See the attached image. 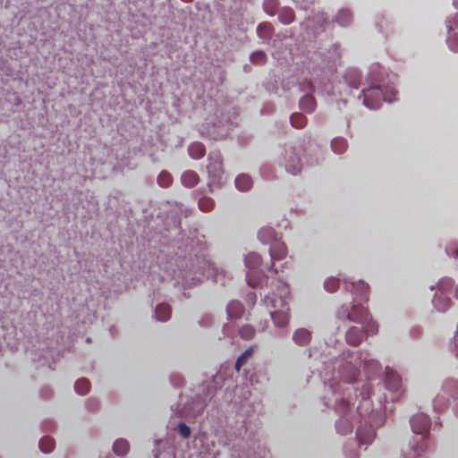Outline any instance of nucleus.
I'll use <instances>...</instances> for the list:
<instances>
[{"instance_id":"c9c22d12","label":"nucleus","mask_w":458,"mask_h":458,"mask_svg":"<svg viewBox=\"0 0 458 458\" xmlns=\"http://www.w3.org/2000/svg\"><path fill=\"white\" fill-rule=\"evenodd\" d=\"M173 177L172 175L166 172L162 171L158 177H157V182L161 187L166 188L169 187L172 184Z\"/></svg>"},{"instance_id":"5701e85b","label":"nucleus","mask_w":458,"mask_h":458,"mask_svg":"<svg viewBox=\"0 0 458 458\" xmlns=\"http://www.w3.org/2000/svg\"><path fill=\"white\" fill-rule=\"evenodd\" d=\"M262 8L268 15L274 16L280 10V2L279 0H264Z\"/></svg>"},{"instance_id":"4468645a","label":"nucleus","mask_w":458,"mask_h":458,"mask_svg":"<svg viewBox=\"0 0 458 458\" xmlns=\"http://www.w3.org/2000/svg\"><path fill=\"white\" fill-rule=\"evenodd\" d=\"M274 33V27L270 22L263 21L257 27V35L264 41L269 40Z\"/></svg>"},{"instance_id":"8fccbe9b","label":"nucleus","mask_w":458,"mask_h":458,"mask_svg":"<svg viewBox=\"0 0 458 458\" xmlns=\"http://www.w3.org/2000/svg\"><path fill=\"white\" fill-rule=\"evenodd\" d=\"M253 347H250L247 349L244 352H242L241 355L242 357H244V359L247 360L253 353Z\"/></svg>"},{"instance_id":"423d86ee","label":"nucleus","mask_w":458,"mask_h":458,"mask_svg":"<svg viewBox=\"0 0 458 458\" xmlns=\"http://www.w3.org/2000/svg\"><path fill=\"white\" fill-rule=\"evenodd\" d=\"M285 169L287 172L297 174L301 169V160L299 151L294 147H290L285 150Z\"/></svg>"},{"instance_id":"f3484780","label":"nucleus","mask_w":458,"mask_h":458,"mask_svg":"<svg viewBox=\"0 0 458 458\" xmlns=\"http://www.w3.org/2000/svg\"><path fill=\"white\" fill-rule=\"evenodd\" d=\"M244 262H245L246 267L250 271H258L260 269L259 267L261 266V258H260L259 254H258L256 252L249 253L245 257Z\"/></svg>"},{"instance_id":"20e7f679","label":"nucleus","mask_w":458,"mask_h":458,"mask_svg":"<svg viewBox=\"0 0 458 458\" xmlns=\"http://www.w3.org/2000/svg\"><path fill=\"white\" fill-rule=\"evenodd\" d=\"M209 164L208 165V172L209 174L208 187L213 192V185L220 186L224 182V171L222 168V157L218 152H212L208 156Z\"/></svg>"},{"instance_id":"13d9d810","label":"nucleus","mask_w":458,"mask_h":458,"mask_svg":"<svg viewBox=\"0 0 458 458\" xmlns=\"http://www.w3.org/2000/svg\"><path fill=\"white\" fill-rule=\"evenodd\" d=\"M453 256H454V258H458V249H456L455 250H454Z\"/></svg>"},{"instance_id":"9d476101","label":"nucleus","mask_w":458,"mask_h":458,"mask_svg":"<svg viewBox=\"0 0 458 458\" xmlns=\"http://www.w3.org/2000/svg\"><path fill=\"white\" fill-rule=\"evenodd\" d=\"M364 338V334L361 327H352L346 332V341L348 344L357 346L359 345Z\"/></svg>"},{"instance_id":"7c9ffc66","label":"nucleus","mask_w":458,"mask_h":458,"mask_svg":"<svg viewBox=\"0 0 458 458\" xmlns=\"http://www.w3.org/2000/svg\"><path fill=\"white\" fill-rule=\"evenodd\" d=\"M290 122L293 127L301 129L306 125L307 118L301 113H293L290 117Z\"/></svg>"},{"instance_id":"c85d7f7f","label":"nucleus","mask_w":458,"mask_h":458,"mask_svg":"<svg viewBox=\"0 0 458 458\" xmlns=\"http://www.w3.org/2000/svg\"><path fill=\"white\" fill-rule=\"evenodd\" d=\"M310 333L304 328H301L295 331L293 335V340L300 345H305L310 342Z\"/></svg>"},{"instance_id":"680f3d73","label":"nucleus","mask_w":458,"mask_h":458,"mask_svg":"<svg viewBox=\"0 0 458 458\" xmlns=\"http://www.w3.org/2000/svg\"><path fill=\"white\" fill-rule=\"evenodd\" d=\"M372 78H373V80H375V81H377V80H378V79H377V78L373 73H372Z\"/></svg>"},{"instance_id":"49530a36","label":"nucleus","mask_w":458,"mask_h":458,"mask_svg":"<svg viewBox=\"0 0 458 458\" xmlns=\"http://www.w3.org/2000/svg\"><path fill=\"white\" fill-rule=\"evenodd\" d=\"M246 361L247 360L244 359V357H242V355H240L235 361V369L239 371Z\"/></svg>"},{"instance_id":"f03ea898","label":"nucleus","mask_w":458,"mask_h":458,"mask_svg":"<svg viewBox=\"0 0 458 458\" xmlns=\"http://www.w3.org/2000/svg\"><path fill=\"white\" fill-rule=\"evenodd\" d=\"M450 404H453L454 414L458 418V380L452 377L443 381L432 402L434 410L437 411L445 410Z\"/></svg>"},{"instance_id":"4c0bfd02","label":"nucleus","mask_w":458,"mask_h":458,"mask_svg":"<svg viewBox=\"0 0 458 458\" xmlns=\"http://www.w3.org/2000/svg\"><path fill=\"white\" fill-rule=\"evenodd\" d=\"M335 427L337 431L340 432L341 434L352 432V425L346 420L340 419L339 420H337Z\"/></svg>"},{"instance_id":"b1692460","label":"nucleus","mask_w":458,"mask_h":458,"mask_svg":"<svg viewBox=\"0 0 458 458\" xmlns=\"http://www.w3.org/2000/svg\"><path fill=\"white\" fill-rule=\"evenodd\" d=\"M335 21L343 27H347L352 23V15L351 12L347 9H343L339 11L337 15L335 16Z\"/></svg>"},{"instance_id":"f8f14e48","label":"nucleus","mask_w":458,"mask_h":458,"mask_svg":"<svg viewBox=\"0 0 458 458\" xmlns=\"http://www.w3.org/2000/svg\"><path fill=\"white\" fill-rule=\"evenodd\" d=\"M258 238L261 242H263L265 244H268L274 241H276L277 233L274 230V228H272L270 226H265V227H262L259 231Z\"/></svg>"},{"instance_id":"1a4fd4ad","label":"nucleus","mask_w":458,"mask_h":458,"mask_svg":"<svg viewBox=\"0 0 458 458\" xmlns=\"http://www.w3.org/2000/svg\"><path fill=\"white\" fill-rule=\"evenodd\" d=\"M342 379L346 383H353L360 374L359 368L355 365L344 366L340 369Z\"/></svg>"},{"instance_id":"a18cd8bd","label":"nucleus","mask_w":458,"mask_h":458,"mask_svg":"<svg viewBox=\"0 0 458 458\" xmlns=\"http://www.w3.org/2000/svg\"><path fill=\"white\" fill-rule=\"evenodd\" d=\"M275 324H278L280 326H284L287 323V317H271Z\"/></svg>"},{"instance_id":"a19ab883","label":"nucleus","mask_w":458,"mask_h":458,"mask_svg":"<svg viewBox=\"0 0 458 458\" xmlns=\"http://www.w3.org/2000/svg\"><path fill=\"white\" fill-rule=\"evenodd\" d=\"M171 312V307L166 303H161L156 307V315H170Z\"/></svg>"},{"instance_id":"3c124183","label":"nucleus","mask_w":458,"mask_h":458,"mask_svg":"<svg viewBox=\"0 0 458 458\" xmlns=\"http://www.w3.org/2000/svg\"><path fill=\"white\" fill-rule=\"evenodd\" d=\"M347 100L346 99H340L337 101V108L341 111L343 107L346 106Z\"/></svg>"},{"instance_id":"79ce46f5","label":"nucleus","mask_w":458,"mask_h":458,"mask_svg":"<svg viewBox=\"0 0 458 458\" xmlns=\"http://www.w3.org/2000/svg\"><path fill=\"white\" fill-rule=\"evenodd\" d=\"M446 28L449 31L458 30V13L447 20Z\"/></svg>"},{"instance_id":"393cba45","label":"nucleus","mask_w":458,"mask_h":458,"mask_svg":"<svg viewBox=\"0 0 458 458\" xmlns=\"http://www.w3.org/2000/svg\"><path fill=\"white\" fill-rule=\"evenodd\" d=\"M361 329L364 335H373L377 333L378 326L377 322L372 319V317L369 318L366 317V321L362 322Z\"/></svg>"},{"instance_id":"2f4dec72","label":"nucleus","mask_w":458,"mask_h":458,"mask_svg":"<svg viewBox=\"0 0 458 458\" xmlns=\"http://www.w3.org/2000/svg\"><path fill=\"white\" fill-rule=\"evenodd\" d=\"M331 148L335 153L342 154L347 148V141L344 138H335L331 142Z\"/></svg>"},{"instance_id":"412c9836","label":"nucleus","mask_w":458,"mask_h":458,"mask_svg":"<svg viewBox=\"0 0 458 458\" xmlns=\"http://www.w3.org/2000/svg\"><path fill=\"white\" fill-rule=\"evenodd\" d=\"M182 183L187 187L191 188L199 182V175L191 170L185 171L181 177Z\"/></svg>"},{"instance_id":"473e14b6","label":"nucleus","mask_w":458,"mask_h":458,"mask_svg":"<svg viewBox=\"0 0 458 458\" xmlns=\"http://www.w3.org/2000/svg\"><path fill=\"white\" fill-rule=\"evenodd\" d=\"M446 38V43L449 49L454 53H458V33L455 30L449 31Z\"/></svg>"},{"instance_id":"dca6fc26","label":"nucleus","mask_w":458,"mask_h":458,"mask_svg":"<svg viewBox=\"0 0 458 458\" xmlns=\"http://www.w3.org/2000/svg\"><path fill=\"white\" fill-rule=\"evenodd\" d=\"M356 434L360 444H369L375 437V431L370 426L359 428Z\"/></svg>"},{"instance_id":"4be33fe9","label":"nucleus","mask_w":458,"mask_h":458,"mask_svg":"<svg viewBox=\"0 0 458 458\" xmlns=\"http://www.w3.org/2000/svg\"><path fill=\"white\" fill-rule=\"evenodd\" d=\"M188 152L191 157L199 159L206 154V148L203 144L199 142L191 143L188 148Z\"/></svg>"},{"instance_id":"c03bdc74","label":"nucleus","mask_w":458,"mask_h":458,"mask_svg":"<svg viewBox=\"0 0 458 458\" xmlns=\"http://www.w3.org/2000/svg\"><path fill=\"white\" fill-rule=\"evenodd\" d=\"M180 222H176L174 224V227L173 228L172 232H171V235L174 237V241H179V239L177 238L180 234H181V226H180Z\"/></svg>"},{"instance_id":"864d4df0","label":"nucleus","mask_w":458,"mask_h":458,"mask_svg":"<svg viewBox=\"0 0 458 458\" xmlns=\"http://www.w3.org/2000/svg\"><path fill=\"white\" fill-rule=\"evenodd\" d=\"M437 301H438V298H437V295L436 293L435 296H434V299L432 300V302L434 303L435 306H437Z\"/></svg>"},{"instance_id":"de8ad7c7","label":"nucleus","mask_w":458,"mask_h":458,"mask_svg":"<svg viewBox=\"0 0 458 458\" xmlns=\"http://www.w3.org/2000/svg\"><path fill=\"white\" fill-rule=\"evenodd\" d=\"M444 285H445V293L447 291H449L451 289L452 283L449 279H446V280L441 282L440 287L442 288V287H444Z\"/></svg>"},{"instance_id":"6e6d98bb","label":"nucleus","mask_w":458,"mask_h":458,"mask_svg":"<svg viewBox=\"0 0 458 458\" xmlns=\"http://www.w3.org/2000/svg\"><path fill=\"white\" fill-rule=\"evenodd\" d=\"M438 420H439V418H436V419H435V421H434V422H435V424H436L435 428H436V427H439V426H440V421H439Z\"/></svg>"},{"instance_id":"6e6552de","label":"nucleus","mask_w":458,"mask_h":458,"mask_svg":"<svg viewBox=\"0 0 458 458\" xmlns=\"http://www.w3.org/2000/svg\"><path fill=\"white\" fill-rule=\"evenodd\" d=\"M247 282L252 288H264L268 286L269 278L264 269L250 271L246 275Z\"/></svg>"},{"instance_id":"58836bf2","label":"nucleus","mask_w":458,"mask_h":458,"mask_svg":"<svg viewBox=\"0 0 458 458\" xmlns=\"http://www.w3.org/2000/svg\"><path fill=\"white\" fill-rule=\"evenodd\" d=\"M339 286V281L336 278L331 277L325 281L324 287L329 293H334Z\"/></svg>"},{"instance_id":"a211bd4d","label":"nucleus","mask_w":458,"mask_h":458,"mask_svg":"<svg viewBox=\"0 0 458 458\" xmlns=\"http://www.w3.org/2000/svg\"><path fill=\"white\" fill-rule=\"evenodd\" d=\"M299 106L307 113H312L316 108V100L312 95L306 94L300 99Z\"/></svg>"},{"instance_id":"6ab92c4d","label":"nucleus","mask_w":458,"mask_h":458,"mask_svg":"<svg viewBox=\"0 0 458 458\" xmlns=\"http://www.w3.org/2000/svg\"><path fill=\"white\" fill-rule=\"evenodd\" d=\"M235 186L241 191H248L252 187V180L250 175L242 174L235 178Z\"/></svg>"},{"instance_id":"f257e3e1","label":"nucleus","mask_w":458,"mask_h":458,"mask_svg":"<svg viewBox=\"0 0 458 458\" xmlns=\"http://www.w3.org/2000/svg\"><path fill=\"white\" fill-rule=\"evenodd\" d=\"M225 270L216 267L204 253L199 251L189 253V260L185 267L181 271L182 283L183 286L190 287L201 281L203 276H212L216 283L225 284Z\"/></svg>"},{"instance_id":"aec40b11","label":"nucleus","mask_w":458,"mask_h":458,"mask_svg":"<svg viewBox=\"0 0 458 458\" xmlns=\"http://www.w3.org/2000/svg\"><path fill=\"white\" fill-rule=\"evenodd\" d=\"M294 12L291 7L284 6L278 12V21L283 24H290L294 21Z\"/></svg>"},{"instance_id":"a878e982","label":"nucleus","mask_w":458,"mask_h":458,"mask_svg":"<svg viewBox=\"0 0 458 458\" xmlns=\"http://www.w3.org/2000/svg\"><path fill=\"white\" fill-rule=\"evenodd\" d=\"M244 307L239 301L233 300L226 306V315H243Z\"/></svg>"},{"instance_id":"09e8293b","label":"nucleus","mask_w":458,"mask_h":458,"mask_svg":"<svg viewBox=\"0 0 458 458\" xmlns=\"http://www.w3.org/2000/svg\"><path fill=\"white\" fill-rule=\"evenodd\" d=\"M253 347H250L247 349L244 352H242L241 355L242 357H244V359L247 360L253 353Z\"/></svg>"},{"instance_id":"9b49d317","label":"nucleus","mask_w":458,"mask_h":458,"mask_svg":"<svg viewBox=\"0 0 458 458\" xmlns=\"http://www.w3.org/2000/svg\"><path fill=\"white\" fill-rule=\"evenodd\" d=\"M352 290L354 291L355 295L360 301H367L369 300L368 293L369 290V286L364 281H358L357 283H352Z\"/></svg>"},{"instance_id":"72a5a7b5","label":"nucleus","mask_w":458,"mask_h":458,"mask_svg":"<svg viewBox=\"0 0 458 458\" xmlns=\"http://www.w3.org/2000/svg\"><path fill=\"white\" fill-rule=\"evenodd\" d=\"M90 388V383L86 378L78 379L74 385L75 391L81 395L86 394Z\"/></svg>"},{"instance_id":"052dcab7","label":"nucleus","mask_w":458,"mask_h":458,"mask_svg":"<svg viewBox=\"0 0 458 458\" xmlns=\"http://www.w3.org/2000/svg\"><path fill=\"white\" fill-rule=\"evenodd\" d=\"M455 297L458 299V285L456 286L455 288V293H454Z\"/></svg>"},{"instance_id":"39448f33","label":"nucleus","mask_w":458,"mask_h":458,"mask_svg":"<svg viewBox=\"0 0 458 458\" xmlns=\"http://www.w3.org/2000/svg\"><path fill=\"white\" fill-rule=\"evenodd\" d=\"M210 123L212 131H209V134L216 140L225 138L233 126V123L223 115L212 118Z\"/></svg>"},{"instance_id":"bf43d9fd","label":"nucleus","mask_w":458,"mask_h":458,"mask_svg":"<svg viewBox=\"0 0 458 458\" xmlns=\"http://www.w3.org/2000/svg\"><path fill=\"white\" fill-rule=\"evenodd\" d=\"M453 4L456 9H458V0H454Z\"/></svg>"},{"instance_id":"e433bc0d","label":"nucleus","mask_w":458,"mask_h":458,"mask_svg":"<svg viewBox=\"0 0 458 458\" xmlns=\"http://www.w3.org/2000/svg\"><path fill=\"white\" fill-rule=\"evenodd\" d=\"M215 201L208 197H203L199 200V208L204 212H208L213 209Z\"/></svg>"},{"instance_id":"bb28decb","label":"nucleus","mask_w":458,"mask_h":458,"mask_svg":"<svg viewBox=\"0 0 458 458\" xmlns=\"http://www.w3.org/2000/svg\"><path fill=\"white\" fill-rule=\"evenodd\" d=\"M250 62L254 65H264L267 62V55L263 50H257L250 54Z\"/></svg>"},{"instance_id":"2eb2a0df","label":"nucleus","mask_w":458,"mask_h":458,"mask_svg":"<svg viewBox=\"0 0 458 458\" xmlns=\"http://www.w3.org/2000/svg\"><path fill=\"white\" fill-rule=\"evenodd\" d=\"M360 73L356 69H350L344 76V81L348 86L352 89H357L360 82Z\"/></svg>"},{"instance_id":"37998d69","label":"nucleus","mask_w":458,"mask_h":458,"mask_svg":"<svg viewBox=\"0 0 458 458\" xmlns=\"http://www.w3.org/2000/svg\"><path fill=\"white\" fill-rule=\"evenodd\" d=\"M178 432L183 438H188L191 436V428L184 422L178 424Z\"/></svg>"},{"instance_id":"603ef678","label":"nucleus","mask_w":458,"mask_h":458,"mask_svg":"<svg viewBox=\"0 0 458 458\" xmlns=\"http://www.w3.org/2000/svg\"><path fill=\"white\" fill-rule=\"evenodd\" d=\"M243 71H244V72H247V73L250 72H251V66L250 64H245L243 66Z\"/></svg>"},{"instance_id":"cd10ccee","label":"nucleus","mask_w":458,"mask_h":458,"mask_svg":"<svg viewBox=\"0 0 458 458\" xmlns=\"http://www.w3.org/2000/svg\"><path fill=\"white\" fill-rule=\"evenodd\" d=\"M271 259H282L286 255L283 243L276 242L274 246H271L268 250Z\"/></svg>"},{"instance_id":"f704fd0d","label":"nucleus","mask_w":458,"mask_h":458,"mask_svg":"<svg viewBox=\"0 0 458 458\" xmlns=\"http://www.w3.org/2000/svg\"><path fill=\"white\" fill-rule=\"evenodd\" d=\"M38 445L43 453L47 454L54 450L55 441L50 437H44L40 439Z\"/></svg>"},{"instance_id":"5fc2aeb1","label":"nucleus","mask_w":458,"mask_h":458,"mask_svg":"<svg viewBox=\"0 0 458 458\" xmlns=\"http://www.w3.org/2000/svg\"><path fill=\"white\" fill-rule=\"evenodd\" d=\"M269 315L274 316V315H285V314L284 313H278L277 311H271L269 313Z\"/></svg>"},{"instance_id":"7ed1b4c3","label":"nucleus","mask_w":458,"mask_h":458,"mask_svg":"<svg viewBox=\"0 0 458 458\" xmlns=\"http://www.w3.org/2000/svg\"><path fill=\"white\" fill-rule=\"evenodd\" d=\"M396 93L397 91L393 87L383 88L382 85H377L363 89L358 98L363 97V104L369 109L377 110L381 106L382 101L392 103L394 99L390 96Z\"/></svg>"},{"instance_id":"4d7b16f0","label":"nucleus","mask_w":458,"mask_h":458,"mask_svg":"<svg viewBox=\"0 0 458 458\" xmlns=\"http://www.w3.org/2000/svg\"><path fill=\"white\" fill-rule=\"evenodd\" d=\"M450 299L446 296L444 297L445 306H446L449 302Z\"/></svg>"},{"instance_id":"ea45409f","label":"nucleus","mask_w":458,"mask_h":458,"mask_svg":"<svg viewBox=\"0 0 458 458\" xmlns=\"http://www.w3.org/2000/svg\"><path fill=\"white\" fill-rule=\"evenodd\" d=\"M255 330L251 326H244L240 329V335L242 338L249 340L254 336Z\"/></svg>"},{"instance_id":"ddd939ff","label":"nucleus","mask_w":458,"mask_h":458,"mask_svg":"<svg viewBox=\"0 0 458 458\" xmlns=\"http://www.w3.org/2000/svg\"><path fill=\"white\" fill-rule=\"evenodd\" d=\"M386 386L392 391H398L402 385V380L399 375L392 370L386 371Z\"/></svg>"},{"instance_id":"0eeeda50","label":"nucleus","mask_w":458,"mask_h":458,"mask_svg":"<svg viewBox=\"0 0 458 458\" xmlns=\"http://www.w3.org/2000/svg\"><path fill=\"white\" fill-rule=\"evenodd\" d=\"M411 427L413 433L427 437L429 429V419L423 413L413 415L411 419Z\"/></svg>"},{"instance_id":"c756f323","label":"nucleus","mask_w":458,"mask_h":458,"mask_svg":"<svg viewBox=\"0 0 458 458\" xmlns=\"http://www.w3.org/2000/svg\"><path fill=\"white\" fill-rule=\"evenodd\" d=\"M113 450L117 455L123 456L129 451V443L125 439H118L114 443Z\"/></svg>"}]
</instances>
